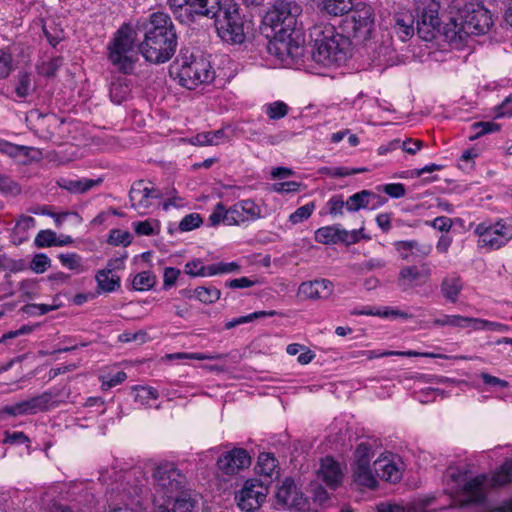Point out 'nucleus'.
Masks as SVG:
<instances>
[{
    "mask_svg": "<svg viewBox=\"0 0 512 512\" xmlns=\"http://www.w3.org/2000/svg\"><path fill=\"white\" fill-rule=\"evenodd\" d=\"M449 22L443 27V36L455 47L464 44L471 35H484L494 25L491 12L475 0H452Z\"/></svg>",
    "mask_w": 512,
    "mask_h": 512,
    "instance_id": "3",
    "label": "nucleus"
},
{
    "mask_svg": "<svg viewBox=\"0 0 512 512\" xmlns=\"http://www.w3.org/2000/svg\"><path fill=\"white\" fill-rule=\"evenodd\" d=\"M384 192L392 198H401L406 193V188L402 183L386 184L383 188Z\"/></svg>",
    "mask_w": 512,
    "mask_h": 512,
    "instance_id": "61",
    "label": "nucleus"
},
{
    "mask_svg": "<svg viewBox=\"0 0 512 512\" xmlns=\"http://www.w3.org/2000/svg\"><path fill=\"white\" fill-rule=\"evenodd\" d=\"M153 479L159 488L153 499L154 512H194L196 501L182 489L186 477L173 463L158 465L153 472Z\"/></svg>",
    "mask_w": 512,
    "mask_h": 512,
    "instance_id": "4",
    "label": "nucleus"
},
{
    "mask_svg": "<svg viewBox=\"0 0 512 512\" xmlns=\"http://www.w3.org/2000/svg\"><path fill=\"white\" fill-rule=\"evenodd\" d=\"M436 326H452V327H467V320L465 316L461 315H444L441 318H437L433 321Z\"/></svg>",
    "mask_w": 512,
    "mask_h": 512,
    "instance_id": "43",
    "label": "nucleus"
},
{
    "mask_svg": "<svg viewBox=\"0 0 512 512\" xmlns=\"http://www.w3.org/2000/svg\"><path fill=\"white\" fill-rule=\"evenodd\" d=\"M266 113L272 120L285 117L288 113V106L282 101H275L267 105Z\"/></svg>",
    "mask_w": 512,
    "mask_h": 512,
    "instance_id": "46",
    "label": "nucleus"
},
{
    "mask_svg": "<svg viewBox=\"0 0 512 512\" xmlns=\"http://www.w3.org/2000/svg\"><path fill=\"white\" fill-rule=\"evenodd\" d=\"M434 229L441 232H448L452 227V221L445 216L436 217L434 220L427 222Z\"/></svg>",
    "mask_w": 512,
    "mask_h": 512,
    "instance_id": "62",
    "label": "nucleus"
},
{
    "mask_svg": "<svg viewBox=\"0 0 512 512\" xmlns=\"http://www.w3.org/2000/svg\"><path fill=\"white\" fill-rule=\"evenodd\" d=\"M492 482L497 486H503L512 482V459L506 461L492 476Z\"/></svg>",
    "mask_w": 512,
    "mask_h": 512,
    "instance_id": "40",
    "label": "nucleus"
},
{
    "mask_svg": "<svg viewBox=\"0 0 512 512\" xmlns=\"http://www.w3.org/2000/svg\"><path fill=\"white\" fill-rule=\"evenodd\" d=\"M56 396L57 394H54L51 391H46L30 399L24 400L27 413L36 414L37 412L49 410L53 399Z\"/></svg>",
    "mask_w": 512,
    "mask_h": 512,
    "instance_id": "27",
    "label": "nucleus"
},
{
    "mask_svg": "<svg viewBox=\"0 0 512 512\" xmlns=\"http://www.w3.org/2000/svg\"><path fill=\"white\" fill-rule=\"evenodd\" d=\"M228 209H225V206L222 202L216 204L213 212L209 216V223L211 226H217L221 222L226 225H232L228 220Z\"/></svg>",
    "mask_w": 512,
    "mask_h": 512,
    "instance_id": "45",
    "label": "nucleus"
},
{
    "mask_svg": "<svg viewBox=\"0 0 512 512\" xmlns=\"http://www.w3.org/2000/svg\"><path fill=\"white\" fill-rule=\"evenodd\" d=\"M4 443L8 444H24L29 442L28 436L22 431L16 432H5V438L3 440Z\"/></svg>",
    "mask_w": 512,
    "mask_h": 512,
    "instance_id": "59",
    "label": "nucleus"
},
{
    "mask_svg": "<svg viewBox=\"0 0 512 512\" xmlns=\"http://www.w3.org/2000/svg\"><path fill=\"white\" fill-rule=\"evenodd\" d=\"M146 338L147 333L142 330L137 332H125L119 336L122 342H138L139 344L146 342Z\"/></svg>",
    "mask_w": 512,
    "mask_h": 512,
    "instance_id": "60",
    "label": "nucleus"
},
{
    "mask_svg": "<svg viewBox=\"0 0 512 512\" xmlns=\"http://www.w3.org/2000/svg\"><path fill=\"white\" fill-rule=\"evenodd\" d=\"M196 298L205 304H212L216 302L221 295V292L216 287H197L195 289Z\"/></svg>",
    "mask_w": 512,
    "mask_h": 512,
    "instance_id": "41",
    "label": "nucleus"
},
{
    "mask_svg": "<svg viewBox=\"0 0 512 512\" xmlns=\"http://www.w3.org/2000/svg\"><path fill=\"white\" fill-rule=\"evenodd\" d=\"M96 280L98 287L104 292H113L120 287V277L111 275L107 271H98Z\"/></svg>",
    "mask_w": 512,
    "mask_h": 512,
    "instance_id": "34",
    "label": "nucleus"
},
{
    "mask_svg": "<svg viewBox=\"0 0 512 512\" xmlns=\"http://www.w3.org/2000/svg\"><path fill=\"white\" fill-rule=\"evenodd\" d=\"M319 477L332 489H335L342 478V473L337 462L332 458L326 457L321 462V467L318 472Z\"/></svg>",
    "mask_w": 512,
    "mask_h": 512,
    "instance_id": "25",
    "label": "nucleus"
},
{
    "mask_svg": "<svg viewBox=\"0 0 512 512\" xmlns=\"http://www.w3.org/2000/svg\"><path fill=\"white\" fill-rule=\"evenodd\" d=\"M355 481L365 487L375 488L377 486V480L370 469V465H364L354 467Z\"/></svg>",
    "mask_w": 512,
    "mask_h": 512,
    "instance_id": "32",
    "label": "nucleus"
},
{
    "mask_svg": "<svg viewBox=\"0 0 512 512\" xmlns=\"http://www.w3.org/2000/svg\"><path fill=\"white\" fill-rule=\"evenodd\" d=\"M44 34L48 40V42L56 47L64 39V31L55 25H44L43 27Z\"/></svg>",
    "mask_w": 512,
    "mask_h": 512,
    "instance_id": "48",
    "label": "nucleus"
},
{
    "mask_svg": "<svg viewBox=\"0 0 512 512\" xmlns=\"http://www.w3.org/2000/svg\"><path fill=\"white\" fill-rule=\"evenodd\" d=\"M34 243L39 248L54 246L56 233L51 230H42L36 235Z\"/></svg>",
    "mask_w": 512,
    "mask_h": 512,
    "instance_id": "47",
    "label": "nucleus"
},
{
    "mask_svg": "<svg viewBox=\"0 0 512 512\" xmlns=\"http://www.w3.org/2000/svg\"><path fill=\"white\" fill-rule=\"evenodd\" d=\"M126 258H127V254L124 253V254L120 255L119 257L110 259L107 262L106 268L103 269L102 271H107V273L113 275L112 273L114 271L121 270L124 268V261Z\"/></svg>",
    "mask_w": 512,
    "mask_h": 512,
    "instance_id": "64",
    "label": "nucleus"
},
{
    "mask_svg": "<svg viewBox=\"0 0 512 512\" xmlns=\"http://www.w3.org/2000/svg\"><path fill=\"white\" fill-rule=\"evenodd\" d=\"M268 494V486L260 479L252 478L245 481L242 489L235 494L238 506L247 512L260 507Z\"/></svg>",
    "mask_w": 512,
    "mask_h": 512,
    "instance_id": "14",
    "label": "nucleus"
},
{
    "mask_svg": "<svg viewBox=\"0 0 512 512\" xmlns=\"http://www.w3.org/2000/svg\"><path fill=\"white\" fill-rule=\"evenodd\" d=\"M439 10L438 0H419L415 16L416 33L419 38L425 41L435 39L442 23Z\"/></svg>",
    "mask_w": 512,
    "mask_h": 512,
    "instance_id": "10",
    "label": "nucleus"
},
{
    "mask_svg": "<svg viewBox=\"0 0 512 512\" xmlns=\"http://www.w3.org/2000/svg\"><path fill=\"white\" fill-rule=\"evenodd\" d=\"M180 270L174 267H167L163 274V289H169L176 283Z\"/></svg>",
    "mask_w": 512,
    "mask_h": 512,
    "instance_id": "57",
    "label": "nucleus"
},
{
    "mask_svg": "<svg viewBox=\"0 0 512 512\" xmlns=\"http://www.w3.org/2000/svg\"><path fill=\"white\" fill-rule=\"evenodd\" d=\"M202 224V218L198 213H191L186 215L179 223L181 231H191L198 228Z\"/></svg>",
    "mask_w": 512,
    "mask_h": 512,
    "instance_id": "51",
    "label": "nucleus"
},
{
    "mask_svg": "<svg viewBox=\"0 0 512 512\" xmlns=\"http://www.w3.org/2000/svg\"><path fill=\"white\" fill-rule=\"evenodd\" d=\"M373 468L377 476L383 480L396 483L401 479L402 474L399 467L387 457L375 460Z\"/></svg>",
    "mask_w": 512,
    "mask_h": 512,
    "instance_id": "24",
    "label": "nucleus"
},
{
    "mask_svg": "<svg viewBox=\"0 0 512 512\" xmlns=\"http://www.w3.org/2000/svg\"><path fill=\"white\" fill-rule=\"evenodd\" d=\"M185 273L191 276H213L220 274L219 263L203 266L201 260L196 259L185 265Z\"/></svg>",
    "mask_w": 512,
    "mask_h": 512,
    "instance_id": "31",
    "label": "nucleus"
},
{
    "mask_svg": "<svg viewBox=\"0 0 512 512\" xmlns=\"http://www.w3.org/2000/svg\"><path fill=\"white\" fill-rule=\"evenodd\" d=\"M179 62V82L187 89H194L197 85L211 80L210 64L203 58L191 56L182 57Z\"/></svg>",
    "mask_w": 512,
    "mask_h": 512,
    "instance_id": "11",
    "label": "nucleus"
},
{
    "mask_svg": "<svg viewBox=\"0 0 512 512\" xmlns=\"http://www.w3.org/2000/svg\"><path fill=\"white\" fill-rule=\"evenodd\" d=\"M380 197L369 190H362L358 193L351 195L346 200V208L350 212L358 211L362 208H367L371 200L379 199Z\"/></svg>",
    "mask_w": 512,
    "mask_h": 512,
    "instance_id": "29",
    "label": "nucleus"
},
{
    "mask_svg": "<svg viewBox=\"0 0 512 512\" xmlns=\"http://www.w3.org/2000/svg\"><path fill=\"white\" fill-rule=\"evenodd\" d=\"M213 18H215L218 36L223 41L229 44H242L245 41V20L236 2L223 0Z\"/></svg>",
    "mask_w": 512,
    "mask_h": 512,
    "instance_id": "7",
    "label": "nucleus"
},
{
    "mask_svg": "<svg viewBox=\"0 0 512 512\" xmlns=\"http://www.w3.org/2000/svg\"><path fill=\"white\" fill-rule=\"evenodd\" d=\"M314 41L313 58L324 65L345 62L349 55V39L336 32L330 24H315L310 29Z\"/></svg>",
    "mask_w": 512,
    "mask_h": 512,
    "instance_id": "5",
    "label": "nucleus"
},
{
    "mask_svg": "<svg viewBox=\"0 0 512 512\" xmlns=\"http://www.w3.org/2000/svg\"><path fill=\"white\" fill-rule=\"evenodd\" d=\"M333 292V284L328 279L303 282L298 288L301 299L318 300L328 298Z\"/></svg>",
    "mask_w": 512,
    "mask_h": 512,
    "instance_id": "19",
    "label": "nucleus"
},
{
    "mask_svg": "<svg viewBox=\"0 0 512 512\" xmlns=\"http://www.w3.org/2000/svg\"><path fill=\"white\" fill-rule=\"evenodd\" d=\"M277 503L288 509L304 512L309 509V503L303 493L298 490L292 478H285L276 492Z\"/></svg>",
    "mask_w": 512,
    "mask_h": 512,
    "instance_id": "16",
    "label": "nucleus"
},
{
    "mask_svg": "<svg viewBox=\"0 0 512 512\" xmlns=\"http://www.w3.org/2000/svg\"><path fill=\"white\" fill-rule=\"evenodd\" d=\"M392 30L403 42L416 33L415 15L409 10H401L393 15Z\"/></svg>",
    "mask_w": 512,
    "mask_h": 512,
    "instance_id": "21",
    "label": "nucleus"
},
{
    "mask_svg": "<svg viewBox=\"0 0 512 512\" xmlns=\"http://www.w3.org/2000/svg\"><path fill=\"white\" fill-rule=\"evenodd\" d=\"M471 128L475 131V133L469 136V139L475 140L482 137L483 135L499 131L500 125L491 121H482L473 123Z\"/></svg>",
    "mask_w": 512,
    "mask_h": 512,
    "instance_id": "39",
    "label": "nucleus"
},
{
    "mask_svg": "<svg viewBox=\"0 0 512 512\" xmlns=\"http://www.w3.org/2000/svg\"><path fill=\"white\" fill-rule=\"evenodd\" d=\"M156 284V276L150 271H142L134 276L132 286L137 291H147Z\"/></svg>",
    "mask_w": 512,
    "mask_h": 512,
    "instance_id": "35",
    "label": "nucleus"
},
{
    "mask_svg": "<svg viewBox=\"0 0 512 512\" xmlns=\"http://www.w3.org/2000/svg\"><path fill=\"white\" fill-rule=\"evenodd\" d=\"M0 192L5 194L18 195L21 193V188L8 176L0 174Z\"/></svg>",
    "mask_w": 512,
    "mask_h": 512,
    "instance_id": "54",
    "label": "nucleus"
},
{
    "mask_svg": "<svg viewBox=\"0 0 512 512\" xmlns=\"http://www.w3.org/2000/svg\"><path fill=\"white\" fill-rule=\"evenodd\" d=\"M63 65L62 57H55L51 60L44 62L40 67V74L46 77H53L56 75L59 68Z\"/></svg>",
    "mask_w": 512,
    "mask_h": 512,
    "instance_id": "49",
    "label": "nucleus"
},
{
    "mask_svg": "<svg viewBox=\"0 0 512 512\" xmlns=\"http://www.w3.org/2000/svg\"><path fill=\"white\" fill-rule=\"evenodd\" d=\"M447 485L451 493H456L460 505L481 503L485 500L486 476L481 475L467 481L465 472L457 468H448L445 472Z\"/></svg>",
    "mask_w": 512,
    "mask_h": 512,
    "instance_id": "8",
    "label": "nucleus"
},
{
    "mask_svg": "<svg viewBox=\"0 0 512 512\" xmlns=\"http://www.w3.org/2000/svg\"><path fill=\"white\" fill-rule=\"evenodd\" d=\"M34 90L32 76L28 72H20L17 76L15 93L20 98H25Z\"/></svg>",
    "mask_w": 512,
    "mask_h": 512,
    "instance_id": "37",
    "label": "nucleus"
},
{
    "mask_svg": "<svg viewBox=\"0 0 512 512\" xmlns=\"http://www.w3.org/2000/svg\"><path fill=\"white\" fill-rule=\"evenodd\" d=\"M277 465L278 461L271 453H260L258 457V470L261 475L271 477Z\"/></svg>",
    "mask_w": 512,
    "mask_h": 512,
    "instance_id": "36",
    "label": "nucleus"
},
{
    "mask_svg": "<svg viewBox=\"0 0 512 512\" xmlns=\"http://www.w3.org/2000/svg\"><path fill=\"white\" fill-rule=\"evenodd\" d=\"M315 209L314 202H309L299 208H297L290 216L289 221L292 224H299L307 220Z\"/></svg>",
    "mask_w": 512,
    "mask_h": 512,
    "instance_id": "42",
    "label": "nucleus"
},
{
    "mask_svg": "<svg viewBox=\"0 0 512 512\" xmlns=\"http://www.w3.org/2000/svg\"><path fill=\"white\" fill-rule=\"evenodd\" d=\"M7 414L10 416L27 415L24 401L18 402L14 405H6L0 409V415Z\"/></svg>",
    "mask_w": 512,
    "mask_h": 512,
    "instance_id": "58",
    "label": "nucleus"
},
{
    "mask_svg": "<svg viewBox=\"0 0 512 512\" xmlns=\"http://www.w3.org/2000/svg\"><path fill=\"white\" fill-rule=\"evenodd\" d=\"M159 196V193H156L153 187L149 188L144 185V180L135 182L129 191L131 207L141 213L151 206V198H158Z\"/></svg>",
    "mask_w": 512,
    "mask_h": 512,
    "instance_id": "20",
    "label": "nucleus"
},
{
    "mask_svg": "<svg viewBox=\"0 0 512 512\" xmlns=\"http://www.w3.org/2000/svg\"><path fill=\"white\" fill-rule=\"evenodd\" d=\"M137 32L142 35L138 51L153 64L168 62L175 54L178 36L171 17L164 12H154L137 22Z\"/></svg>",
    "mask_w": 512,
    "mask_h": 512,
    "instance_id": "2",
    "label": "nucleus"
},
{
    "mask_svg": "<svg viewBox=\"0 0 512 512\" xmlns=\"http://www.w3.org/2000/svg\"><path fill=\"white\" fill-rule=\"evenodd\" d=\"M363 229L347 231L338 225L325 226L316 230L315 240L321 244H337L344 243L351 245L357 243L361 238L369 239V237L361 234Z\"/></svg>",
    "mask_w": 512,
    "mask_h": 512,
    "instance_id": "15",
    "label": "nucleus"
},
{
    "mask_svg": "<svg viewBox=\"0 0 512 512\" xmlns=\"http://www.w3.org/2000/svg\"><path fill=\"white\" fill-rule=\"evenodd\" d=\"M417 246V241H397L395 243L396 250L401 254L402 259L407 260L409 258L408 252H412L414 247Z\"/></svg>",
    "mask_w": 512,
    "mask_h": 512,
    "instance_id": "63",
    "label": "nucleus"
},
{
    "mask_svg": "<svg viewBox=\"0 0 512 512\" xmlns=\"http://www.w3.org/2000/svg\"><path fill=\"white\" fill-rule=\"evenodd\" d=\"M251 458L247 451L242 448H234L220 456L217 466L220 471L227 475H234L240 470L249 467Z\"/></svg>",
    "mask_w": 512,
    "mask_h": 512,
    "instance_id": "17",
    "label": "nucleus"
},
{
    "mask_svg": "<svg viewBox=\"0 0 512 512\" xmlns=\"http://www.w3.org/2000/svg\"><path fill=\"white\" fill-rule=\"evenodd\" d=\"M130 92V82L124 77H116L110 84V99L116 104H121L126 101L130 95Z\"/></svg>",
    "mask_w": 512,
    "mask_h": 512,
    "instance_id": "28",
    "label": "nucleus"
},
{
    "mask_svg": "<svg viewBox=\"0 0 512 512\" xmlns=\"http://www.w3.org/2000/svg\"><path fill=\"white\" fill-rule=\"evenodd\" d=\"M61 264L70 270H77L81 266V257L76 253H61L58 255Z\"/></svg>",
    "mask_w": 512,
    "mask_h": 512,
    "instance_id": "55",
    "label": "nucleus"
},
{
    "mask_svg": "<svg viewBox=\"0 0 512 512\" xmlns=\"http://www.w3.org/2000/svg\"><path fill=\"white\" fill-rule=\"evenodd\" d=\"M262 210L254 201L250 199L241 200L228 209L227 220L232 225H240L245 221L257 220L262 217Z\"/></svg>",
    "mask_w": 512,
    "mask_h": 512,
    "instance_id": "18",
    "label": "nucleus"
},
{
    "mask_svg": "<svg viewBox=\"0 0 512 512\" xmlns=\"http://www.w3.org/2000/svg\"><path fill=\"white\" fill-rule=\"evenodd\" d=\"M326 205L329 214L335 217L343 215V209L346 207V201L343 200L341 195H334L328 200Z\"/></svg>",
    "mask_w": 512,
    "mask_h": 512,
    "instance_id": "52",
    "label": "nucleus"
},
{
    "mask_svg": "<svg viewBox=\"0 0 512 512\" xmlns=\"http://www.w3.org/2000/svg\"><path fill=\"white\" fill-rule=\"evenodd\" d=\"M226 138L225 131L223 129H219L216 131H208L197 134L193 140V144H198L201 146L204 145H219Z\"/></svg>",
    "mask_w": 512,
    "mask_h": 512,
    "instance_id": "33",
    "label": "nucleus"
},
{
    "mask_svg": "<svg viewBox=\"0 0 512 512\" xmlns=\"http://www.w3.org/2000/svg\"><path fill=\"white\" fill-rule=\"evenodd\" d=\"M32 151L31 147L28 146H20L13 143H10L5 140H0V152L6 154L12 158L18 157H28L30 152Z\"/></svg>",
    "mask_w": 512,
    "mask_h": 512,
    "instance_id": "38",
    "label": "nucleus"
},
{
    "mask_svg": "<svg viewBox=\"0 0 512 512\" xmlns=\"http://www.w3.org/2000/svg\"><path fill=\"white\" fill-rule=\"evenodd\" d=\"M50 266V259L43 253L36 254L30 264V268L37 274L44 273Z\"/></svg>",
    "mask_w": 512,
    "mask_h": 512,
    "instance_id": "53",
    "label": "nucleus"
},
{
    "mask_svg": "<svg viewBox=\"0 0 512 512\" xmlns=\"http://www.w3.org/2000/svg\"><path fill=\"white\" fill-rule=\"evenodd\" d=\"M431 276V269L427 263L421 265V269L417 266H405L403 267L398 276V286L406 291L413 288L416 282L423 279L427 281Z\"/></svg>",
    "mask_w": 512,
    "mask_h": 512,
    "instance_id": "22",
    "label": "nucleus"
},
{
    "mask_svg": "<svg viewBox=\"0 0 512 512\" xmlns=\"http://www.w3.org/2000/svg\"><path fill=\"white\" fill-rule=\"evenodd\" d=\"M102 183V179L60 177L56 180L58 187L72 194H83Z\"/></svg>",
    "mask_w": 512,
    "mask_h": 512,
    "instance_id": "23",
    "label": "nucleus"
},
{
    "mask_svg": "<svg viewBox=\"0 0 512 512\" xmlns=\"http://www.w3.org/2000/svg\"><path fill=\"white\" fill-rule=\"evenodd\" d=\"M352 0H324L323 11L332 16H343L354 8Z\"/></svg>",
    "mask_w": 512,
    "mask_h": 512,
    "instance_id": "30",
    "label": "nucleus"
},
{
    "mask_svg": "<svg viewBox=\"0 0 512 512\" xmlns=\"http://www.w3.org/2000/svg\"><path fill=\"white\" fill-rule=\"evenodd\" d=\"M346 19V27L354 38L366 40L369 38L374 23V13L370 5L359 2L349 12Z\"/></svg>",
    "mask_w": 512,
    "mask_h": 512,
    "instance_id": "13",
    "label": "nucleus"
},
{
    "mask_svg": "<svg viewBox=\"0 0 512 512\" xmlns=\"http://www.w3.org/2000/svg\"><path fill=\"white\" fill-rule=\"evenodd\" d=\"M371 447L368 443H360L355 451L356 461L355 466L370 465Z\"/></svg>",
    "mask_w": 512,
    "mask_h": 512,
    "instance_id": "50",
    "label": "nucleus"
},
{
    "mask_svg": "<svg viewBox=\"0 0 512 512\" xmlns=\"http://www.w3.org/2000/svg\"><path fill=\"white\" fill-rule=\"evenodd\" d=\"M474 232L479 237V246L490 250L500 249L512 239V226L502 222L493 225L480 223Z\"/></svg>",
    "mask_w": 512,
    "mask_h": 512,
    "instance_id": "12",
    "label": "nucleus"
},
{
    "mask_svg": "<svg viewBox=\"0 0 512 512\" xmlns=\"http://www.w3.org/2000/svg\"><path fill=\"white\" fill-rule=\"evenodd\" d=\"M463 289V282L456 274L448 275L441 282V293L448 301L455 303Z\"/></svg>",
    "mask_w": 512,
    "mask_h": 512,
    "instance_id": "26",
    "label": "nucleus"
},
{
    "mask_svg": "<svg viewBox=\"0 0 512 512\" xmlns=\"http://www.w3.org/2000/svg\"><path fill=\"white\" fill-rule=\"evenodd\" d=\"M222 3L223 0H168L174 16L184 24L199 17H214Z\"/></svg>",
    "mask_w": 512,
    "mask_h": 512,
    "instance_id": "9",
    "label": "nucleus"
},
{
    "mask_svg": "<svg viewBox=\"0 0 512 512\" xmlns=\"http://www.w3.org/2000/svg\"><path fill=\"white\" fill-rule=\"evenodd\" d=\"M301 12V6L295 1L276 0L263 17V31L270 38L267 51L287 65L296 62L304 53V47L293 37Z\"/></svg>",
    "mask_w": 512,
    "mask_h": 512,
    "instance_id": "1",
    "label": "nucleus"
},
{
    "mask_svg": "<svg viewBox=\"0 0 512 512\" xmlns=\"http://www.w3.org/2000/svg\"><path fill=\"white\" fill-rule=\"evenodd\" d=\"M12 70V56L0 49V79L6 78Z\"/></svg>",
    "mask_w": 512,
    "mask_h": 512,
    "instance_id": "56",
    "label": "nucleus"
},
{
    "mask_svg": "<svg viewBox=\"0 0 512 512\" xmlns=\"http://www.w3.org/2000/svg\"><path fill=\"white\" fill-rule=\"evenodd\" d=\"M132 239L133 236L130 232L120 229H113L110 231L108 243L115 246L123 245L126 247L131 244Z\"/></svg>",
    "mask_w": 512,
    "mask_h": 512,
    "instance_id": "44",
    "label": "nucleus"
},
{
    "mask_svg": "<svg viewBox=\"0 0 512 512\" xmlns=\"http://www.w3.org/2000/svg\"><path fill=\"white\" fill-rule=\"evenodd\" d=\"M140 33L130 24H123L108 44V59L115 69L125 75L132 74L138 60L135 41Z\"/></svg>",
    "mask_w": 512,
    "mask_h": 512,
    "instance_id": "6",
    "label": "nucleus"
}]
</instances>
